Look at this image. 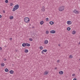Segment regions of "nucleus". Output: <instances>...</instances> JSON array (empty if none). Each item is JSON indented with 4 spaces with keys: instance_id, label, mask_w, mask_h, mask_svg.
Wrapping results in <instances>:
<instances>
[{
    "instance_id": "obj_1",
    "label": "nucleus",
    "mask_w": 80,
    "mask_h": 80,
    "mask_svg": "<svg viewBox=\"0 0 80 80\" xmlns=\"http://www.w3.org/2000/svg\"><path fill=\"white\" fill-rule=\"evenodd\" d=\"M18 8H19V5L18 4L15 5L14 6V7L13 8L12 11L13 12H15V10H17L18 9Z\"/></svg>"
},
{
    "instance_id": "obj_2",
    "label": "nucleus",
    "mask_w": 80,
    "mask_h": 80,
    "mask_svg": "<svg viewBox=\"0 0 80 80\" xmlns=\"http://www.w3.org/2000/svg\"><path fill=\"white\" fill-rule=\"evenodd\" d=\"M65 9V6H61L59 8V10L60 12H62Z\"/></svg>"
},
{
    "instance_id": "obj_3",
    "label": "nucleus",
    "mask_w": 80,
    "mask_h": 80,
    "mask_svg": "<svg viewBox=\"0 0 80 80\" xmlns=\"http://www.w3.org/2000/svg\"><path fill=\"white\" fill-rule=\"evenodd\" d=\"M24 21L26 23H29V22H30V18L28 17L25 18L24 19Z\"/></svg>"
},
{
    "instance_id": "obj_4",
    "label": "nucleus",
    "mask_w": 80,
    "mask_h": 80,
    "mask_svg": "<svg viewBox=\"0 0 80 80\" xmlns=\"http://www.w3.org/2000/svg\"><path fill=\"white\" fill-rule=\"evenodd\" d=\"M73 13H75L76 14H78V13H79V11H77L75 9L73 11Z\"/></svg>"
},
{
    "instance_id": "obj_5",
    "label": "nucleus",
    "mask_w": 80,
    "mask_h": 80,
    "mask_svg": "<svg viewBox=\"0 0 80 80\" xmlns=\"http://www.w3.org/2000/svg\"><path fill=\"white\" fill-rule=\"evenodd\" d=\"M67 23L68 25H71L72 22L70 21H68L67 22Z\"/></svg>"
},
{
    "instance_id": "obj_6",
    "label": "nucleus",
    "mask_w": 80,
    "mask_h": 80,
    "mask_svg": "<svg viewBox=\"0 0 80 80\" xmlns=\"http://www.w3.org/2000/svg\"><path fill=\"white\" fill-rule=\"evenodd\" d=\"M56 32L54 30H51L50 31L51 33H55Z\"/></svg>"
},
{
    "instance_id": "obj_7",
    "label": "nucleus",
    "mask_w": 80,
    "mask_h": 80,
    "mask_svg": "<svg viewBox=\"0 0 80 80\" xmlns=\"http://www.w3.org/2000/svg\"><path fill=\"white\" fill-rule=\"evenodd\" d=\"M48 40H45L44 41L45 44H47V43H48Z\"/></svg>"
},
{
    "instance_id": "obj_8",
    "label": "nucleus",
    "mask_w": 80,
    "mask_h": 80,
    "mask_svg": "<svg viewBox=\"0 0 80 80\" xmlns=\"http://www.w3.org/2000/svg\"><path fill=\"white\" fill-rule=\"evenodd\" d=\"M42 12H45V7H44V6L42 8Z\"/></svg>"
},
{
    "instance_id": "obj_9",
    "label": "nucleus",
    "mask_w": 80,
    "mask_h": 80,
    "mask_svg": "<svg viewBox=\"0 0 80 80\" xmlns=\"http://www.w3.org/2000/svg\"><path fill=\"white\" fill-rule=\"evenodd\" d=\"M59 74H60V75H62V74H63V72L62 71H60L59 72Z\"/></svg>"
},
{
    "instance_id": "obj_10",
    "label": "nucleus",
    "mask_w": 80,
    "mask_h": 80,
    "mask_svg": "<svg viewBox=\"0 0 80 80\" xmlns=\"http://www.w3.org/2000/svg\"><path fill=\"white\" fill-rule=\"evenodd\" d=\"M72 34H73V35H75V34L76 33V31H75V30H73L72 31Z\"/></svg>"
},
{
    "instance_id": "obj_11",
    "label": "nucleus",
    "mask_w": 80,
    "mask_h": 80,
    "mask_svg": "<svg viewBox=\"0 0 80 80\" xmlns=\"http://www.w3.org/2000/svg\"><path fill=\"white\" fill-rule=\"evenodd\" d=\"M14 72L13 71V70H11L10 71L9 73H10L11 74H13V73Z\"/></svg>"
},
{
    "instance_id": "obj_12",
    "label": "nucleus",
    "mask_w": 80,
    "mask_h": 80,
    "mask_svg": "<svg viewBox=\"0 0 80 80\" xmlns=\"http://www.w3.org/2000/svg\"><path fill=\"white\" fill-rule=\"evenodd\" d=\"M26 46H27V47H29V46H30V45L29 43H26Z\"/></svg>"
},
{
    "instance_id": "obj_13",
    "label": "nucleus",
    "mask_w": 80,
    "mask_h": 80,
    "mask_svg": "<svg viewBox=\"0 0 80 80\" xmlns=\"http://www.w3.org/2000/svg\"><path fill=\"white\" fill-rule=\"evenodd\" d=\"M47 74H48V72H44V75H47Z\"/></svg>"
},
{
    "instance_id": "obj_14",
    "label": "nucleus",
    "mask_w": 80,
    "mask_h": 80,
    "mask_svg": "<svg viewBox=\"0 0 80 80\" xmlns=\"http://www.w3.org/2000/svg\"><path fill=\"white\" fill-rule=\"evenodd\" d=\"M26 46V43H23L22 44V46L23 47H25Z\"/></svg>"
},
{
    "instance_id": "obj_15",
    "label": "nucleus",
    "mask_w": 80,
    "mask_h": 80,
    "mask_svg": "<svg viewBox=\"0 0 80 80\" xmlns=\"http://www.w3.org/2000/svg\"><path fill=\"white\" fill-rule=\"evenodd\" d=\"M9 18L10 20H12V19H13V17L10 16L9 17Z\"/></svg>"
},
{
    "instance_id": "obj_16",
    "label": "nucleus",
    "mask_w": 80,
    "mask_h": 80,
    "mask_svg": "<svg viewBox=\"0 0 80 80\" xmlns=\"http://www.w3.org/2000/svg\"><path fill=\"white\" fill-rule=\"evenodd\" d=\"M49 23L50 25H53V23H54V22L52 21H51Z\"/></svg>"
},
{
    "instance_id": "obj_17",
    "label": "nucleus",
    "mask_w": 80,
    "mask_h": 80,
    "mask_svg": "<svg viewBox=\"0 0 80 80\" xmlns=\"http://www.w3.org/2000/svg\"><path fill=\"white\" fill-rule=\"evenodd\" d=\"M43 21H41L40 22V25H43Z\"/></svg>"
},
{
    "instance_id": "obj_18",
    "label": "nucleus",
    "mask_w": 80,
    "mask_h": 80,
    "mask_svg": "<svg viewBox=\"0 0 80 80\" xmlns=\"http://www.w3.org/2000/svg\"><path fill=\"white\" fill-rule=\"evenodd\" d=\"M5 72H8V69L6 68L5 69Z\"/></svg>"
},
{
    "instance_id": "obj_19",
    "label": "nucleus",
    "mask_w": 80,
    "mask_h": 80,
    "mask_svg": "<svg viewBox=\"0 0 80 80\" xmlns=\"http://www.w3.org/2000/svg\"><path fill=\"white\" fill-rule=\"evenodd\" d=\"M25 53H28V49H25Z\"/></svg>"
},
{
    "instance_id": "obj_20",
    "label": "nucleus",
    "mask_w": 80,
    "mask_h": 80,
    "mask_svg": "<svg viewBox=\"0 0 80 80\" xmlns=\"http://www.w3.org/2000/svg\"><path fill=\"white\" fill-rule=\"evenodd\" d=\"M71 29V28H70V27H68L67 28V30L68 31H70V30Z\"/></svg>"
},
{
    "instance_id": "obj_21",
    "label": "nucleus",
    "mask_w": 80,
    "mask_h": 80,
    "mask_svg": "<svg viewBox=\"0 0 80 80\" xmlns=\"http://www.w3.org/2000/svg\"><path fill=\"white\" fill-rule=\"evenodd\" d=\"M43 48L42 46H40L39 48L40 50H43Z\"/></svg>"
},
{
    "instance_id": "obj_22",
    "label": "nucleus",
    "mask_w": 80,
    "mask_h": 80,
    "mask_svg": "<svg viewBox=\"0 0 80 80\" xmlns=\"http://www.w3.org/2000/svg\"><path fill=\"white\" fill-rule=\"evenodd\" d=\"M13 4L12 3H10V6L11 7H12V6H13Z\"/></svg>"
},
{
    "instance_id": "obj_23",
    "label": "nucleus",
    "mask_w": 80,
    "mask_h": 80,
    "mask_svg": "<svg viewBox=\"0 0 80 80\" xmlns=\"http://www.w3.org/2000/svg\"><path fill=\"white\" fill-rule=\"evenodd\" d=\"M1 66L2 67H4V66H5V64L2 63L1 64Z\"/></svg>"
},
{
    "instance_id": "obj_24",
    "label": "nucleus",
    "mask_w": 80,
    "mask_h": 80,
    "mask_svg": "<svg viewBox=\"0 0 80 80\" xmlns=\"http://www.w3.org/2000/svg\"><path fill=\"white\" fill-rule=\"evenodd\" d=\"M29 41H31V42H32V41H33V39L32 38H29Z\"/></svg>"
},
{
    "instance_id": "obj_25",
    "label": "nucleus",
    "mask_w": 80,
    "mask_h": 80,
    "mask_svg": "<svg viewBox=\"0 0 80 80\" xmlns=\"http://www.w3.org/2000/svg\"><path fill=\"white\" fill-rule=\"evenodd\" d=\"M44 52H47V50L45 49L42 50Z\"/></svg>"
},
{
    "instance_id": "obj_26",
    "label": "nucleus",
    "mask_w": 80,
    "mask_h": 80,
    "mask_svg": "<svg viewBox=\"0 0 80 80\" xmlns=\"http://www.w3.org/2000/svg\"><path fill=\"white\" fill-rule=\"evenodd\" d=\"M72 57H73L71 55H70L69 56V58H72Z\"/></svg>"
},
{
    "instance_id": "obj_27",
    "label": "nucleus",
    "mask_w": 80,
    "mask_h": 80,
    "mask_svg": "<svg viewBox=\"0 0 80 80\" xmlns=\"http://www.w3.org/2000/svg\"><path fill=\"white\" fill-rule=\"evenodd\" d=\"M49 33V32H48V31H46V34H48Z\"/></svg>"
},
{
    "instance_id": "obj_28",
    "label": "nucleus",
    "mask_w": 80,
    "mask_h": 80,
    "mask_svg": "<svg viewBox=\"0 0 80 80\" xmlns=\"http://www.w3.org/2000/svg\"><path fill=\"white\" fill-rule=\"evenodd\" d=\"M5 2L7 3H8V0H6L5 1Z\"/></svg>"
},
{
    "instance_id": "obj_29",
    "label": "nucleus",
    "mask_w": 80,
    "mask_h": 80,
    "mask_svg": "<svg viewBox=\"0 0 80 80\" xmlns=\"http://www.w3.org/2000/svg\"><path fill=\"white\" fill-rule=\"evenodd\" d=\"M41 53L43 55L44 54V52H43V50L41 52Z\"/></svg>"
},
{
    "instance_id": "obj_30",
    "label": "nucleus",
    "mask_w": 80,
    "mask_h": 80,
    "mask_svg": "<svg viewBox=\"0 0 80 80\" xmlns=\"http://www.w3.org/2000/svg\"><path fill=\"white\" fill-rule=\"evenodd\" d=\"M72 77H74V76H75V74H72Z\"/></svg>"
},
{
    "instance_id": "obj_31",
    "label": "nucleus",
    "mask_w": 80,
    "mask_h": 80,
    "mask_svg": "<svg viewBox=\"0 0 80 80\" xmlns=\"http://www.w3.org/2000/svg\"><path fill=\"white\" fill-rule=\"evenodd\" d=\"M46 21L47 22V21H48V18H46Z\"/></svg>"
},
{
    "instance_id": "obj_32",
    "label": "nucleus",
    "mask_w": 80,
    "mask_h": 80,
    "mask_svg": "<svg viewBox=\"0 0 80 80\" xmlns=\"http://www.w3.org/2000/svg\"><path fill=\"white\" fill-rule=\"evenodd\" d=\"M15 52H17V50L15 49Z\"/></svg>"
},
{
    "instance_id": "obj_33",
    "label": "nucleus",
    "mask_w": 80,
    "mask_h": 80,
    "mask_svg": "<svg viewBox=\"0 0 80 80\" xmlns=\"http://www.w3.org/2000/svg\"><path fill=\"white\" fill-rule=\"evenodd\" d=\"M57 62L58 63L59 62H60V61L59 60H57Z\"/></svg>"
},
{
    "instance_id": "obj_34",
    "label": "nucleus",
    "mask_w": 80,
    "mask_h": 80,
    "mask_svg": "<svg viewBox=\"0 0 80 80\" xmlns=\"http://www.w3.org/2000/svg\"><path fill=\"white\" fill-rule=\"evenodd\" d=\"M2 12L3 13H5V10H3Z\"/></svg>"
},
{
    "instance_id": "obj_35",
    "label": "nucleus",
    "mask_w": 80,
    "mask_h": 80,
    "mask_svg": "<svg viewBox=\"0 0 80 80\" xmlns=\"http://www.w3.org/2000/svg\"><path fill=\"white\" fill-rule=\"evenodd\" d=\"M0 50H2V48L1 47H0Z\"/></svg>"
},
{
    "instance_id": "obj_36",
    "label": "nucleus",
    "mask_w": 80,
    "mask_h": 80,
    "mask_svg": "<svg viewBox=\"0 0 80 80\" xmlns=\"http://www.w3.org/2000/svg\"><path fill=\"white\" fill-rule=\"evenodd\" d=\"M54 69L55 70H57V68H55Z\"/></svg>"
},
{
    "instance_id": "obj_37",
    "label": "nucleus",
    "mask_w": 80,
    "mask_h": 80,
    "mask_svg": "<svg viewBox=\"0 0 80 80\" xmlns=\"http://www.w3.org/2000/svg\"><path fill=\"white\" fill-rule=\"evenodd\" d=\"M73 80H77V79L74 78L73 79Z\"/></svg>"
},
{
    "instance_id": "obj_38",
    "label": "nucleus",
    "mask_w": 80,
    "mask_h": 80,
    "mask_svg": "<svg viewBox=\"0 0 80 80\" xmlns=\"http://www.w3.org/2000/svg\"><path fill=\"white\" fill-rule=\"evenodd\" d=\"M4 61H6V60H7V59H4Z\"/></svg>"
},
{
    "instance_id": "obj_39",
    "label": "nucleus",
    "mask_w": 80,
    "mask_h": 80,
    "mask_svg": "<svg viewBox=\"0 0 80 80\" xmlns=\"http://www.w3.org/2000/svg\"><path fill=\"white\" fill-rule=\"evenodd\" d=\"M10 40H12V38H10Z\"/></svg>"
},
{
    "instance_id": "obj_40",
    "label": "nucleus",
    "mask_w": 80,
    "mask_h": 80,
    "mask_svg": "<svg viewBox=\"0 0 80 80\" xmlns=\"http://www.w3.org/2000/svg\"><path fill=\"white\" fill-rule=\"evenodd\" d=\"M0 18H2V15H0Z\"/></svg>"
},
{
    "instance_id": "obj_41",
    "label": "nucleus",
    "mask_w": 80,
    "mask_h": 80,
    "mask_svg": "<svg viewBox=\"0 0 80 80\" xmlns=\"http://www.w3.org/2000/svg\"><path fill=\"white\" fill-rule=\"evenodd\" d=\"M58 46H59V47H60V44H58Z\"/></svg>"
},
{
    "instance_id": "obj_42",
    "label": "nucleus",
    "mask_w": 80,
    "mask_h": 80,
    "mask_svg": "<svg viewBox=\"0 0 80 80\" xmlns=\"http://www.w3.org/2000/svg\"><path fill=\"white\" fill-rule=\"evenodd\" d=\"M32 28H34V26H33L32 27Z\"/></svg>"
},
{
    "instance_id": "obj_43",
    "label": "nucleus",
    "mask_w": 80,
    "mask_h": 80,
    "mask_svg": "<svg viewBox=\"0 0 80 80\" xmlns=\"http://www.w3.org/2000/svg\"><path fill=\"white\" fill-rule=\"evenodd\" d=\"M5 47H6V46H5Z\"/></svg>"
},
{
    "instance_id": "obj_44",
    "label": "nucleus",
    "mask_w": 80,
    "mask_h": 80,
    "mask_svg": "<svg viewBox=\"0 0 80 80\" xmlns=\"http://www.w3.org/2000/svg\"><path fill=\"white\" fill-rule=\"evenodd\" d=\"M79 44H80V42H79Z\"/></svg>"
},
{
    "instance_id": "obj_45",
    "label": "nucleus",
    "mask_w": 80,
    "mask_h": 80,
    "mask_svg": "<svg viewBox=\"0 0 80 80\" xmlns=\"http://www.w3.org/2000/svg\"><path fill=\"white\" fill-rule=\"evenodd\" d=\"M79 70H80V69H79Z\"/></svg>"
},
{
    "instance_id": "obj_46",
    "label": "nucleus",
    "mask_w": 80,
    "mask_h": 80,
    "mask_svg": "<svg viewBox=\"0 0 80 80\" xmlns=\"http://www.w3.org/2000/svg\"><path fill=\"white\" fill-rule=\"evenodd\" d=\"M79 60H80V59H79Z\"/></svg>"
}]
</instances>
